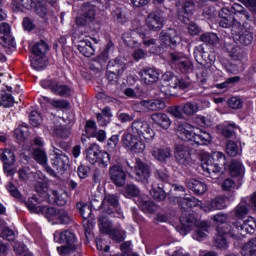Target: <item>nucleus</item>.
Returning <instances> with one entry per match:
<instances>
[{
	"label": "nucleus",
	"mask_w": 256,
	"mask_h": 256,
	"mask_svg": "<svg viewBox=\"0 0 256 256\" xmlns=\"http://www.w3.org/2000/svg\"><path fill=\"white\" fill-rule=\"evenodd\" d=\"M176 135L182 141H187L191 145H209L211 143V134L187 122H179L176 128Z\"/></svg>",
	"instance_id": "obj_1"
},
{
	"label": "nucleus",
	"mask_w": 256,
	"mask_h": 256,
	"mask_svg": "<svg viewBox=\"0 0 256 256\" xmlns=\"http://www.w3.org/2000/svg\"><path fill=\"white\" fill-rule=\"evenodd\" d=\"M180 207L183 211L182 216L180 217V227H179V233L180 235H187L193 227H195V224L197 223V219L195 218V215L191 212V207H197L200 203V201L195 197H189V198H181L180 199Z\"/></svg>",
	"instance_id": "obj_2"
},
{
	"label": "nucleus",
	"mask_w": 256,
	"mask_h": 256,
	"mask_svg": "<svg viewBox=\"0 0 256 256\" xmlns=\"http://www.w3.org/2000/svg\"><path fill=\"white\" fill-rule=\"evenodd\" d=\"M60 243L64 245L56 248L60 256H83L81 242L77 239L75 233L65 230L59 234Z\"/></svg>",
	"instance_id": "obj_3"
},
{
	"label": "nucleus",
	"mask_w": 256,
	"mask_h": 256,
	"mask_svg": "<svg viewBox=\"0 0 256 256\" xmlns=\"http://www.w3.org/2000/svg\"><path fill=\"white\" fill-rule=\"evenodd\" d=\"M256 222L255 218L249 217L247 220H237L231 226L232 239H243L246 235L255 232Z\"/></svg>",
	"instance_id": "obj_4"
},
{
	"label": "nucleus",
	"mask_w": 256,
	"mask_h": 256,
	"mask_svg": "<svg viewBox=\"0 0 256 256\" xmlns=\"http://www.w3.org/2000/svg\"><path fill=\"white\" fill-rule=\"evenodd\" d=\"M121 143L124 149L132 151V153H143L145 151V143L133 132H125L121 137Z\"/></svg>",
	"instance_id": "obj_5"
},
{
	"label": "nucleus",
	"mask_w": 256,
	"mask_h": 256,
	"mask_svg": "<svg viewBox=\"0 0 256 256\" xmlns=\"http://www.w3.org/2000/svg\"><path fill=\"white\" fill-rule=\"evenodd\" d=\"M131 131L134 135H136L139 139L143 137L145 141H153L155 137V131L149 126L147 121L142 119H136L131 124Z\"/></svg>",
	"instance_id": "obj_6"
},
{
	"label": "nucleus",
	"mask_w": 256,
	"mask_h": 256,
	"mask_svg": "<svg viewBox=\"0 0 256 256\" xmlns=\"http://www.w3.org/2000/svg\"><path fill=\"white\" fill-rule=\"evenodd\" d=\"M103 212L107 215H113L118 219H123V211L119 207V197L115 194H108L104 197L102 201Z\"/></svg>",
	"instance_id": "obj_7"
},
{
	"label": "nucleus",
	"mask_w": 256,
	"mask_h": 256,
	"mask_svg": "<svg viewBox=\"0 0 256 256\" xmlns=\"http://www.w3.org/2000/svg\"><path fill=\"white\" fill-rule=\"evenodd\" d=\"M26 207L31 213H41L48 219V221H55V219H58L61 211V209L55 207L37 206L36 204H33L32 200L26 202Z\"/></svg>",
	"instance_id": "obj_8"
},
{
	"label": "nucleus",
	"mask_w": 256,
	"mask_h": 256,
	"mask_svg": "<svg viewBox=\"0 0 256 256\" xmlns=\"http://www.w3.org/2000/svg\"><path fill=\"white\" fill-rule=\"evenodd\" d=\"M231 33L233 35L234 41L236 43H240V45H251L253 43V33L249 32V30L243 29V26L240 22H236L235 25L231 29Z\"/></svg>",
	"instance_id": "obj_9"
},
{
	"label": "nucleus",
	"mask_w": 256,
	"mask_h": 256,
	"mask_svg": "<svg viewBox=\"0 0 256 256\" xmlns=\"http://www.w3.org/2000/svg\"><path fill=\"white\" fill-rule=\"evenodd\" d=\"M40 85L43 89H50L54 95H59V97H69L71 95V88L57 80H42Z\"/></svg>",
	"instance_id": "obj_10"
},
{
	"label": "nucleus",
	"mask_w": 256,
	"mask_h": 256,
	"mask_svg": "<svg viewBox=\"0 0 256 256\" xmlns=\"http://www.w3.org/2000/svg\"><path fill=\"white\" fill-rule=\"evenodd\" d=\"M135 111L138 113H150V111H161L165 109V103L162 100H141L138 104L134 105Z\"/></svg>",
	"instance_id": "obj_11"
},
{
	"label": "nucleus",
	"mask_w": 256,
	"mask_h": 256,
	"mask_svg": "<svg viewBox=\"0 0 256 256\" xmlns=\"http://www.w3.org/2000/svg\"><path fill=\"white\" fill-rule=\"evenodd\" d=\"M135 179L144 185L149 184V177H151V167L149 164L143 162L141 159H136L135 164Z\"/></svg>",
	"instance_id": "obj_12"
},
{
	"label": "nucleus",
	"mask_w": 256,
	"mask_h": 256,
	"mask_svg": "<svg viewBox=\"0 0 256 256\" xmlns=\"http://www.w3.org/2000/svg\"><path fill=\"white\" fill-rule=\"evenodd\" d=\"M52 152L54 154L52 167H54L56 171H65L69 167V157L54 145H52Z\"/></svg>",
	"instance_id": "obj_13"
},
{
	"label": "nucleus",
	"mask_w": 256,
	"mask_h": 256,
	"mask_svg": "<svg viewBox=\"0 0 256 256\" xmlns=\"http://www.w3.org/2000/svg\"><path fill=\"white\" fill-rule=\"evenodd\" d=\"M175 159L180 165H193V157L191 156V148L183 144H177L175 147Z\"/></svg>",
	"instance_id": "obj_14"
},
{
	"label": "nucleus",
	"mask_w": 256,
	"mask_h": 256,
	"mask_svg": "<svg viewBox=\"0 0 256 256\" xmlns=\"http://www.w3.org/2000/svg\"><path fill=\"white\" fill-rule=\"evenodd\" d=\"M0 159L4 163L3 169L7 177L15 175V170L11 168L15 165V153L9 149L0 150Z\"/></svg>",
	"instance_id": "obj_15"
},
{
	"label": "nucleus",
	"mask_w": 256,
	"mask_h": 256,
	"mask_svg": "<svg viewBox=\"0 0 256 256\" xmlns=\"http://www.w3.org/2000/svg\"><path fill=\"white\" fill-rule=\"evenodd\" d=\"M170 59L172 63L177 65L178 69L182 73H189V71H193V64L191 60L183 55V53H171Z\"/></svg>",
	"instance_id": "obj_16"
},
{
	"label": "nucleus",
	"mask_w": 256,
	"mask_h": 256,
	"mask_svg": "<svg viewBox=\"0 0 256 256\" xmlns=\"http://www.w3.org/2000/svg\"><path fill=\"white\" fill-rule=\"evenodd\" d=\"M109 175L111 181L116 185V187H123L125 185V181H127V174L120 165H113L110 167Z\"/></svg>",
	"instance_id": "obj_17"
},
{
	"label": "nucleus",
	"mask_w": 256,
	"mask_h": 256,
	"mask_svg": "<svg viewBox=\"0 0 256 256\" xmlns=\"http://www.w3.org/2000/svg\"><path fill=\"white\" fill-rule=\"evenodd\" d=\"M194 57L200 65H203V61L208 65L215 63V54L213 52H207L203 45L194 48Z\"/></svg>",
	"instance_id": "obj_18"
},
{
	"label": "nucleus",
	"mask_w": 256,
	"mask_h": 256,
	"mask_svg": "<svg viewBox=\"0 0 256 256\" xmlns=\"http://www.w3.org/2000/svg\"><path fill=\"white\" fill-rule=\"evenodd\" d=\"M201 168L205 173L210 175L212 179H219V175L221 173V164L215 163L213 158H208L207 160H203L201 164Z\"/></svg>",
	"instance_id": "obj_19"
},
{
	"label": "nucleus",
	"mask_w": 256,
	"mask_h": 256,
	"mask_svg": "<svg viewBox=\"0 0 256 256\" xmlns=\"http://www.w3.org/2000/svg\"><path fill=\"white\" fill-rule=\"evenodd\" d=\"M146 25L151 31H159L165 25V18L157 12H152L146 18Z\"/></svg>",
	"instance_id": "obj_20"
},
{
	"label": "nucleus",
	"mask_w": 256,
	"mask_h": 256,
	"mask_svg": "<svg viewBox=\"0 0 256 256\" xmlns=\"http://www.w3.org/2000/svg\"><path fill=\"white\" fill-rule=\"evenodd\" d=\"M159 39L162 43H164V45H168V47H171V45H177V43H181V37H179V34L175 29L162 31L160 33Z\"/></svg>",
	"instance_id": "obj_21"
},
{
	"label": "nucleus",
	"mask_w": 256,
	"mask_h": 256,
	"mask_svg": "<svg viewBox=\"0 0 256 256\" xmlns=\"http://www.w3.org/2000/svg\"><path fill=\"white\" fill-rule=\"evenodd\" d=\"M49 203H53L54 205H58L59 207H64L67 205L68 195L67 192L63 190H53L50 189L48 191Z\"/></svg>",
	"instance_id": "obj_22"
},
{
	"label": "nucleus",
	"mask_w": 256,
	"mask_h": 256,
	"mask_svg": "<svg viewBox=\"0 0 256 256\" xmlns=\"http://www.w3.org/2000/svg\"><path fill=\"white\" fill-rule=\"evenodd\" d=\"M227 235L231 237V228L218 227L215 238V245L218 249H225L227 247Z\"/></svg>",
	"instance_id": "obj_23"
},
{
	"label": "nucleus",
	"mask_w": 256,
	"mask_h": 256,
	"mask_svg": "<svg viewBox=\"0 0 256 256\" xmlns=\"http://www.w3.org/2000/svg\"><path fill=\"white\" fill-rule=\"evenodd\" d=\"M186 186L193 191L195 195H205V193H207V184L201 180L195 178L189 179L186 181Z\"/></svg>",
	"instance_id": "obj_24"
},
{
	"label": "nucleus",
	"mask_w": 256,
	"mask_h": 256,
	"mask_svg": "<svg viewBox=\"0 0 256 256\" xmlns=\"http://www.w3.org/2000/svg\"><path fill=\"white\" fill-rule=\"evenodd\" d=\"M141 75V80L146 84V85H152V83H157L159 81V71L155 68H146L143 69L140 72Z\"/></svg>",
	"instance_id": "obj_25"
},
{
	"label": "nucleus",
	"mask_w": 256,
	"mask_h": 256,
	"mask_svg": "<svg viewBox=\"0 0 256 256\" xmlns=\"http://www.w3.org/2000/svg\"><path fill=\"white\" fill-rule=\"evenodd\" d=\"M227 208V198L223 196H218L215 199L206 203L204 211H219L221 209Z\"/></svg>",
	"instance_id": "obj_26"
},
{
	"label": "nucleus",
	"mask_w": 256,
	"mask_h": 256,
	"mask_svg": "<svg viewBox=\"0 0 256 256\" xmlns=\"http://www.w3.org/2000/svg\"><path fill=\"white\" fill-rule=\"evenodd\" d=\"M50 131H52V135L60 139H67L69 135H71V130L61 125L59 120L54 121L53 124L50 125Z\"/></svg>",
	"instance_id": "obj_27"
},
{
	"label": "nucleus",
	"mask_w": 256,
	"mask_h": 256,
	"mask_svg": "<svg viewBox=\"0 0 256 256\" xmlns=\"http://www.w3.org/2000/svg\"><path fill=\"white\" fill-rule=\"evenodd\" d=\"M223 13L227 14L229 13V9L227 8H222L221 12L219 13L220 15V21H219V25L220 27H223L224 29H229V27H235V23H239L237 18H233V16L231 15H226L223 16Z\"/></svg>",
	"instance_id": "obj_28"
},
{
	"label": "nucleus",
	"mask_w": 256,
	"mask_h": 256,
	"mask_svg": "<svg viewBox=\"0 0 256 256\" xmlns=\"http://www.w3.org/2000/svg\"><path fill=\"white\" fill-rule=\"evenodd\" d=\"M77 49L84 57H93V55H95V48L91 41L87 39L80 40L78 42Z\"/></svg>",
	"instance_id": "obj_29"
},
{
	"label": "nucleus",
	"mask_w": 256,
	"mask_h": 256,
	"mask_svg": "<svg viewBox=\"0 0 256 256\" xmlns=\"http://www.w3.org/2000/svg\"><path fill=\"white\" fill-rule=\"evenodd\" d=\"M85 153L87 161H89L91 165H95L99 159L101 149L99 148V145L92 144L85 150Z\"/></svg>",
	"instance_id": "obj_30"
},
{
	"label": "nucleus",
	"mask_w": 256,
	"mask_h": 256,
	"mask_svg": "<svg viewBox=\"0 0 256 256\" xmlns=\"http://www.w3.org/2000/svg\"><path fill=\"white\" fill-rule=\"evenodd\" d=\"M151 119L156 125L162 127V129H169L171 127V119L164 113H155L151 115Z\"/></svg>",
	"instance_id": "obj_31"
},
{
	"label": "nucleus",
	"mask_w": 256,
	"mask_h": 256,
	"mask_svg": "<svg viewBox=\"0 0 256 256\" xmlns=\"http://www.w3.org/2000/svg\"><path fill=\"white\" fill-rule=\"evenodd\" d=\"M231 177H243L245 175V166L239 160H232L229 165Z\"/></svg>",
	"instance_id": "obj_32"
},
{
	"label": "nucleus",
	"mask_w": 256,
	"mask_h": 256,
	"mask_svg": "<svg viewBox=\"0 0 256 256\" xmlns=\"http://www.w3.org/2000/svg\"><path fill=\"white\" fill-rule=\"evenodd\" d=\"M234 217L238 219V221H243L249 215V204L240 202L233 210Z\"/></svg>",
	"instance_id": "obj_33"
},
{
	"label": "nucleus",
	"mask_w": 256,
	"mask_h": 256,
	"mask_svg": "<svg viewBox=\"0 0 256 256\" xmlns=\"http://www.w3.org/2000/svg\"><path fill=\"white\" fill-rule=\"evenodd\" d=\"M163 81V86L168 87L169 91L179 87V78H177V76L173 75L171 72H167L163 75Z\"/></svg>",
	"instance_id": "obj_34"
},
{
	"label": "nucleus",
	"mask_w": 256,
	"mask_h": 256,
	"mask_svg": "<svg viewBox=\"0 0 256 256\" xmlns=\"http://www.w3.org/2000/svg\"><path fill=\"white\" fill-rule=\"evenodd\" d=\"M47 51H49V45L43 40H40L32 47V53L35 57H40V59L47 55Z\"/></svg>",
	"instance_id": "obj_35"
},
{
	"label": "nucleus",
	"mask_w": 256,
	"mask_h": 256,
	"mask_svg": "<svg viewBox=\"0 0 256 256\" xmlns=\"http://www.w3.org/2000/svg\"><path fill=\"white\" fill-rule=\"evenodd\" d=\"M106 212H102L98 218L99 221V229L101 233H104L105 235H108L111 233V228L113 225L111 224V221H109V218H107V215H105Z\"/></svg>",
	"instance_id": "obj_36"
},
{
	"label": "nucleus",
	"mask_w": 256,
	"mask_h": 256,
	"mask_svg": "<svg viewBox=\"0 0 256 256\" xmlns=\"http://www.w3.org/2000/svg\"><path fill=\"white\" fill-rule=\"evenodd\" d=\"M207 229H208L207 223L201 222L200 226H198L195 229V231L192 235L193 239H195L196 241H203V239H206L207 233H209V231Z\"/></svg>",
	"instance_id": "obj_37"
},
{
	"label": "nucleus",
	"mask_w": 256,
	"mask_h": 256,
	"mask_svg": "<svg viewBox=\"0 0 256 256\" xmlns=\"http://www.w3.org/2000/svg\"><path fill=\"white\" fill-rule=\"evenodd\" d=\"M107 61H109V45L103 50V52L96 59L93 60V65L98 69H103Z\"/></svg>",
	"instance_id": "obj_38"
},
{
	"label": "nucleus",
	"mask_w": 256,
	"mask_h": 256,
	"mask_svg": "<svg viewBox=\"0 0 256 256\" xmlns=\"http://www.w3.org/2000/svg\"><path fill=\"white\" fill-rule=\"evenodd\" d=\"M212 221L216 223L217 228L223 227L224 229H229V224H227L229 222V215L223 212H219L212 216Z\"/></svg>",
	"instance_id": "obj_39"
},
{
	"label": "nucleus",
	"mask_w": 256,
	"mask_h": 256,
	"mask_svg": "<svg viewBox=\"0 0 256 256\" xmlns=\"http://www.w3.org/2000/svg\"><path fill=\"white\" fill-rule=\"evenodd\" d=\"M35 5V0H12V9L13 11H21V8L24 9H33Z\"/></svg>",
	"instance_id": "obj_40"
},
{
	"label": "nucleus",
	"mask_w": 256,
	"mask_h": 256,
	"mask_svg": "<svg viewBox=\"0 0 256 256\" xmlns=\"http://www.w3.org/2000/svg\"><path fill=\"white\" fill-rule=\"evenodd\" d=\"M107 69L108 71H112L113 73H116L118 75H123V72L125 71V63H123L119 59L109 61Z\"/></svg>",
	"instance_id": "obj_41"
},
{
	"label": "nucleus",
	"mask_w": 256,
	"mask_h": 256,
	"mask_svg": "<svg viewBox=\"0 0 256 256\" xmlns=\"http://www.w3.org/2000/svg\"><path fill=\"white\" fill-rule=\"evenodd\" d=\"M152 155L158 161H167L171 157V149L169 148H156L152 151Z\"/></svg>",
	"instance_id": "obj_42"
},
{
	"label": "nucleus",
	"mask_w": 256,
	"mask_h": 256,
	"mask_svg": "<svg viewBox=\"0 0 256 256\" xmlns=\"http://www.w3.org/2000/svg\"><path fill=\"white\" fill-rule=\"evenodd\" d=\"M76 209L79 211L81 217L83 219H90L93 210L91 209V205L85 203V202H78L76 204Z\"/></svg>",
	"instance_id": "obj_43"
},
{
	"label": "nucleus",
	"mask_w": 256,
	"mask_h": 256,
	"mask_svg": "<svg viewBox=\"0 0 256 256\" xmlns=\"http://www.w3.org/2000/svg\"><path fill=\"white\" fill-rule=\"evenodd\" d=\"M182 111L184 115L191 117L199 111V104L197 102H186L182 105Z\"/></svg>",
	"instance_id": "obj_44"
},
{
	"label": "nucleus",
	"mask_w": 256,
	"mask_h": 256,
	"mask_svg": "<svg viewBox=\"0 0 256 256\" xmlns=\"http://www.w3.org/2000/svg\"><path fill=\"white\" fill-rule=\"evenodd\" d=\"M239 129V126H237L235 123H226L223 124L221 128V133L223 137H226L227 139L231 138L233 135H235V131Z\"/></svg>",
	"instance_id": "obj_45"
},
{
	"label": "nucleus",
	"mask_w": 256,
	"mask_h": 256,
	"mask_svg": "<svg viewBox=\"0 0 256 256\" xmlns=\"http://www.w3.org/2000/svg\"><path fill=\"white\" fill-rule=\"evenodd\" d=\"M200 41L208 43L209 45H217L219 43V36L213 32H206L200 35Z\"/></svg>",
	"instance_id": "obj_46"
},
{
	"label": "nucleus",
	"mask_w": 256,
	"mask_h": 256,
	"mask_svg": "<svg viewBox=\"0 0 256 256\" xmlns=\"http://www.w3.org/2000/svg\"><path fill=\"white\" fill-rule=\"evenodd\" d=\"M33 158L35 159L36 163L40 165H47V152L41 148H36L33 150Z\"/></svg>",
	"instance_id": "obj_47"
},
{
	"label": "nucleus",
	"mask_w": 256,
	"mask_h": 256,
	"mask_svg": "<svg viewBox=\"0 0 256 256\" xmlns=\"http://www.w3.org/2000/svg\"><path fill=\"white\" fill-rule=\"evenodd\" d=\"M14 135L18 142L23 143L29 137V128L27 126H19L15 129Z\"/></svg>",
	"instance_id": "obj_48"
},
{
	"label": "nucleus",
	"mask_w": 256,
	"mask_h": 256,
	"mask_svg": "<svg viewBox=\"0 0 256 256\" xmlns=\"http://www.w3.org/2000/svg\"><path fill=\"white\" fill-rule=\"evenodd\" d=\"M137 35H139L137 31L126 32L122 35V39L128 47H135V44L137 43L135 38L137 37Z\"/></svg>",
	"instance_id": "obj_49"
},
{
	"label": "nucleus",
	"mask_w": 256,
	"mask_h": 256,
	"mask_svg": "<svg viewBox=\"0 0 256 256\" xmlns=\"http://www.w3.org/2000/svg\"><path fill=\"white\" fill-rule=\"evenodd\" d=\"M243 256H256V237L250 239L244 246Z\"/></svg>",
	"instance_id": "obj_50"
},
{
	"label": "nucleus",
	"mask_w": 256,
	"mask_h": 256,
	"mask_svg": "<svg viewBox=\"0 0 256 256\" xmlns=\"http://www.w3.org/2000/svg\"><path fill=\"white\" fill-rule=\"evenodd\" d=\"M226 153L230 157H237L241 153V150L239 149V145L235 143L234 141H228L226 144Z\"/></svg>",
	"instance_id": "obj_51"
},
{
	"label": "nucleus",
	"mask_w": 256,
	"mask_h": 256,
	"mask_svg": "<svg viewBox=\"0 0 256 256\" xmlns=\"http://www.w3.org/2000/svg\"><path fill=\"white\" fill-rule=\"evenodd\" d=\"M82 15L86 18L89 23L95 20V8L89 5L82 6Z\"/></svg>",
	"instance_id": "obj_52"
},
{
	"label": "nucleus",
	"mask_w": 256,
	"mask_h": 256,
	"mask_svg": "<svg viewBox=\"0 0 256 256\" xmlns=\"http://www.w3.org/2000/svg\"><path fill=\"white\" fill-rule=\"evenodd\" d=\"M113 19L117 21V23H127L129 21V18H127V14H125V11L121 8H116L112 12Z\"/></svg>",
	"instance_id": "obj_53"
},
{
	"label": "nucleus",
	"mask_w": 256,
	"mask_h": 256,
	"mask_svg": "<svg viewBox=\"0 0 256 256\" xmlns=\"http://www.w3.org/2000/svg\"><path fill=\"white\" fill-rule=\"evenodd\" d=\"M150 195L156 201H164V199L167 197V194L165 193V190H163V188H161L160 186L152 188L150 190Z\"/></svg>",
	"instance_id": "obj_54"
},
{
	"label": "nucleus",
	"mask_w": 256,
	"mask_h": 256,
	"mask_svg": "<svg viewBox=\"0 0 256 256\" xmlns=\"http://www.w3.org/2000/svg\"><path fill=\"white\" fill-rule=\"evenodd\" d=\"M44 101H47V103H50L52 105V107H54L55 109H67L70 105L69 101H67V100L51 101V99L49 97H44Z\"/></svg>",
	"instance_id": "obj_55"
},
{
	"label": "nucleus",
	"mask_w": 256,
	"mask_h": 256,
	"mask_svg": "<svg viewBox=\"0 0 256 256\" xmlns=\"http://www.w3.org/2000/svg\"><path fill=\"white\" fill-rule=\"evenodd\" d=\"M140 209L144 211V213H155V211H157V205H155L153 201H142Z\"/></svg>",
	"instance_id": "obj_56"
},
{
	"label": "nucleus",
	"mask_w": 256,
	"mask_h": 256,
	"mask_svg": "<svg viewBox=\"0 0 256 256\" xmlns=\"http://www.w3.org/2000/svg\"><path fill=\"white\" fill-rule=\"evenodd\" d=\"M97 132V124L95 121L88 120L85 124L86 137H93Z\"/></svg>",
	"instance_id": "obj_57"
},
{
	"label": "nucleus",
	"mask_w": 256,
	"mask_h": 256,
	"mask_svg": "<svg viewBox=\"0 0 256 256\" xmlns=\"http://www.w3.org/2000/svg\"><path fill=\"white\" fill-rule=\"evenodd\" d=\"M189 7L193 8V2H186L182 6V8L178 11V17L182 21H185V19H187L188 15H189V11H191V9H189Z\"/></svg>",
	"instance_id": "obj_58"
},
{
	"label": "nucleus",
	"mask_w": 256,
	"mask_h": 256,
	"mask_svg": "<svg viewBox=\"0 0 256 256\" xmlns=\"http://www.w3.org/2000/svg\"><path fill=\"white\" fill-rule=\"evenodd\" d=\"M62 225H69L71 221H73V218H71V215H69V212L67 210L60 209V212L58 213L57 218Z\"/></svg>",
	"instance_id": "obj_59"
},
{
	"label": "nucleus",
	"mask_w": 256,
	"mask_h": 256,
	"mask_svg": "<svg viewBox=\"0 0 256 256\" xmlns=\"http://www.w3.org/2000/svg\"><path fill=\"white\" fill-rule=\"evenodd\" d=\"M35 13L36 15H39L41 19H47V15H49V12L47 11V6L40 2L35 4Z\"/></svg>",
	"instance_id": "obj_60"
},
{
	"label": "nucleus",
	"mask_w": 256,
	"mask_h": 256,
	"mask_svg": "<svg viewBox=\"0 0 256 256\" xmlns=\"http://www.w3.org/2000/svg\"><path fill=\"white\" fill-rule=\"evenodd\" d=\"M110 161H111V155H109V153H107L106 151H100V154L98 155L97 163H100L102 167H107Z\"/></svg>",
	"instance_id": "obj_61"
},
{
	"label": "nucleus",
	"mask_w": 256,
	"mask_h": 256,
	"mask_svg": "<svg viewBox=\"0 0 256 256\" xmlns=\"http://www.w3.org/2000/svg\"><path fill=\"white\" fill-rule=\"evenodd\" d=\"M30 125L32 127H39L41 125V115L37 111H32L29 115Z\"/></svg>",
	"instance_id": "obj_62"
},
{
	"label": "nucleus",
	"mask_w": 256,
	"mask_h": 256,
	"mask_svg": "<svg viewBox=\"0 0 256 256\" xmlns=\"http://www.w3.org/2000/svg\"><path fill=\"white\" fill-rule=\"evenodd\" d=\"M228 105L231 109H241V107H243V100L237 96H234L228 100Z\"/></svg>",
	"instance_id": "obj_63"
},
{
	"label": "nucleus",
	"mask_w": 256,
	"mask_h": 256,
	"mask_svg": "<svg viewBox=\"0 0 256 256\" xmlns=\"http://www.w3.org/2000/svg\"><path fill=\"white\" fill-rule=\"evenodd\" d=\"M15 101L13 100V96L11 94H4L1 98L2 107L9 108L14 105Z\"/></svg>",
	"instance_id": "obj_64"
}]
</instances>
